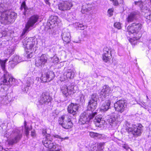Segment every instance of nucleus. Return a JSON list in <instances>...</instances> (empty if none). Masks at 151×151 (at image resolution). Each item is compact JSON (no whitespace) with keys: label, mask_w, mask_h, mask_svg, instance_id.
<instances>
[{"label":"nucleus","mask_w":151,"mask_h":151,"mask_svg":"<svg viewBox=\"0 0 151 151\" xmlns=\"http://www.w3.org/2000/svg\"><path fill=\"white\" fill-rule=\"evenodd\" d=\"M141 11L142 12H143L145 13V14L147 13L148 12H149L151 11L149 9L147 6L145 7L143 6H142V8H141Z\"/></svg>","instance_id":"nucleus-37"},{"label":"nucleus","mask_w":151,"mask_h":151,"mask_svg":"<svg viewBox=\"0 0 151 151\" xmlns=\"http://www.w3.org/2000/svg\"><path fill=\"white\" fill-rule=\"evenodd\" d=\"M125 125L128 127L127 130L129 132H131L135 137L140 136L143 130V126L140 124H132L127 121L124 123Z\"/></svg>","instance_id":"nucleus-3"},{"label":"nucleus","mask_w":151,"mask_h":151,"mask_svg":"<svg viewBox=\"0 0 151 151\" xmlns=\"http://www.w3.org/2000/svg\"><path fill=\"white\" fill-rule=\"evenodd\" d=\"M24 125L25 130L30 131L31 130L29 127L26 126V123H25Z\"/></svg>","instance_id":"nucleus-53"},{"label":"nucleus","mask_w":151,"mask_h":151,"mask_svg":"<svg viewBox=\"0 0 151 151\" xmlns=\"http://www.w3.org/2000/svg\"><path fill=\"white\" fill-rule=\"evenodd\" d=\"M134 4L135 5H137L139 6L141 9V8H142V6H143V2L141 1H135L134 2Z\"/></svg>","instance_id":"nucleus-38"},{"label":"nucleus","mask_w":151,"mask_h":151,"mask_svg":"<svg viewBox=\"0 0 151 151\" xmlns=\"http://www.w3.org/2000/svg\"><path fill=\"white\" fill-rule=\"evenodd\" d=\"M39 78H37H37H36V80H39Z\"/></svg>","instance_id":"nucleus-59"},{"label":"nucleus","mask_w":151,"mask_h":151,"mask_svg":"<svg viewBox=\"0 0 151 151\" xmlns=\"http://www.w3.org/2000/svg\"><path fill=\"white\" fill-rule=\"evenodd\" d=\"M47 58L45 54H42L39 58L36 60L35 65L37 67H42L47 63Z\"/></svg>","instance_id":"nucleus-19"},{"label":"nucleus","mask_w":151,"mask_h":151,"mask_svg":"<svg viewBox=\"0 0 151 151\" xmlns=\"http://www.w3.org/2000/svg\"><path fill=\"white\" fill-rule=\"evenodd\" d=\"M94 122L96 127H101L105 122L103 120L102 116L101 115L96 116L94 120Z\"/></svg>","instance_id":"nucleus-22"},{"label":"nucleus","mask_w":151,"mask_h":151,"mask_svg":"<svg viewBox=\"0 0 151 151\" xmlns=\"http://www.w3.org/2000/svg\"><path fill=\"white\" fill-rule=\"evenodd\" d=\"M80 101L81 102H83L85 101V96L82 93L79 95Z\"/></svg>","instance_id":"nucleus-45"},{"label":"nucleus","mask_w":151,"mask_h":151,"mask_svg":"<svg viewBox=\"0 0 151 151\" xmlns=\"http://www.w3.org/2000/svg\"><path fill=\"white\" fill-rule=\"evenodd\" d=\"M7 60L5 61L0 60V64L1 67L4 71L3 76L1 79V85H2L4 90H7L14 81V79L12 76L11 74L8 73L5 68V63Z\"/></svg>","instance_id":"nucleus-1"},{"label":"nucleus","mask_w":151,"mask_h":151,"mask_svg":"<svg viewBox=\"0 0 151 151\" xmlns=\"http://www.w3.org/2000/svg\"><path fill=\"white\" fill-rule=\"evenodd\" d=\"M50 0H45V2L46 4L49 6L50 5V4L49 1Z\"/></svg>","instance_id":"nucleus-56"},{"label":"nucleus","mask_w":151,"mask_h":151,"mask_svg":"<svg viewBox=\"0 0 151 151\" xmlns=\"http://www.w3.org/2000/svg\"><path fill=\"white\" fill-rule=\"evenodd\" d=\"M29 131L25 130V134L26 136L27 137L29 135Z\"/></svg>","instance_id":"nucleus-57"},{"label":"nucleus","mask_w":151,"mask_h":151,"mask_svg":"<svg viewBox=\"0 0 151 151\" xmlns=\"http://www.w3.org/2000/svg\"><path fill=\"white\" fill-rule=\"evenodd\" d=\"M33 79L31 78H28L26 83V86L27 87H29L31 84L33 83Z\"/></svg>","instance_id":"nucleus-36"},{"label":"nucleus","mask_w":151,"mask_h":151,"mask_svg":"<svg viewBox=\"0 0 151 151\" xmlns=\"http://www.w3.org/2000/svg\"><path fill=\"white\" fill-rule=\"evenodd\" d=\"M98 98V96H97L96 93H93L91 95V98L89 101L97 102Z\"/></svg>","instance_id":"nucleus-34"},{"label":"nucleus","mask_w":151,"mask_h":151,"mask_svg":"<svg viewBox=\"0 0 151 151\" xmlns=\"http://www.w3.org/2000/svg\"><path fill=\"white\" fill-rule=\"evenodd\" d=\"M139 15L137 12H131L128 15L126 18V21L128 23L133 22L137 19Z\"/></svg>","instance_id":"nucleus-24"},{"label":"nucleus","mask_w":151,"mask_h":151,"mask_svg":"<svg viewBox=\"0 0 151 151\" xmlns=\"http://www.w3.org/2000/svg\"><path fill=\"white\" fill-rule=\"evenodd\" d=\"M44 72L41 77V79L43 82H49L53 80L55 77L54 73L47 68H44Z\"/></svg>","instance_id":"nucleus-6"},{"label":"nucleus","mask_w":151,"mask_h":151,"mask_svg":"<svg viewBox=\"0 0 151 151\" xmlns=\"http://www.w3.org/2000/svg\"><path fill=\"white\" fill-rule=\"evenodd\" d=\"M81 41V40L79 37L77 36H75L73 39V42L76 43H80Z\"/></svg>","instance_id":"nucleus-39"},{"label":"nucleus","mask_w":151,"mask_h":151,"mask_svg":"<svg viewBox=\"0 0 151 151\" xmlns=\"http://www.w3.org/2000/svg\"><path fill=\"white\" fill-rule=\"evenodd\" d=\"M52 100V97L50 96L48 93L43 92L40 97L39 102L40 104L41 105L47 104L51 102Z\"/></svg>","instance_id":"nucleus-16"},{"label":"nucleus","mask_w":151,"mask_h":151,"mask_svg":"<svg viewBox=\"0 0 151 151\" xmlns=\"http://www.w3.org/2000/svg\"><path fill=\"white\" fill-rule=\"evenodd\" d=\"M114 26L118 29H120L121 28V24L119 22H116L114 23Z\"/></svg>","instance_id":"nucleus-44"},{"label":"nucleus","mask_w":151,"mask_h":151,"mask_svg":"<svg viewBox=\"0 0 151 151\" xmlns=\"http://www.w3.org/2000/svg\"><path fill=\"white\" fill-rule=\"evenodd\" d=\"M59 59L56 56H54L51 58V61L53 63H57L59 62Z\"/></svg>","instance_id":"nucleus-40"},{"label":"nucleus","mask_w":151,"mask_h":151,"mask_svg":"<svg viewBox=\"0 0 151 151\" xmlns=\"http://www.w3.org/2000/svg\"><path fill=\"white\" fill-rule=\"evenodd\" d=\"M77 26L78 28L80 30H83L85 29V26L82 24H78Z\"/></svg>","instance_id":"nucleus-47"},{"label":"nucleus","mask_w":151,"mask_h":151,"mask_svg":"<svg viewBox=\"0 0 151 151\" xmlns=\"http://www.w3.org/2000/svg\"><path fill=\"white\" fill-rule=\"evenodd\" d=\"M150 4H151V0H150Z\"/></svg>","instance_id":"nucleus-60"},{"label":"nucleus","mask_w":151,"mask_h":151,"mask_svg":"<svg viewBox=\"0 0 151 151\" xmlns=\"http://www.w3.org/2000/svg\"><path fill=\"white\" fill-rule=\"evenodd\" d=\"M114 107L115 111L121 113L125 110L127 107L126 101L123 100H120L117 101L114 104Z\"/></svg>","instance_id":"nucleus-12"},{"label":"nucleus","mask_w":151,"mask_h":151,"mask_svg":"<svg viewBox=\"0 0 151 151\" xmlns=\"http://www.w3.org/2000/svg\"><path fill=\"white\" fill-rule=\"evenodd\" d=\"M57 148H53V150L51 151H60L58 148V146L57 145Z\"/></svg>","instance_id":"nucleus-55"},{"label":"nucleus","mask_w":151,"mask_h":151,"mask_svg":"<svg viewBox=\"0 0 151 151\" xmlns=\"http://www.w3.org/2000/svg\"><path fill=\"white\" fill-rule=\"evenodd\" d=\"M11 60L17 64L21 62V60L19 59V56L17 55L13 56Z\"/></svg>","instance_id":"nucleus-32"},{"label":"nucleus","mask_w":151,"mask_h":151,"mask_svg":"<svg viewBox=\"0 0 151 151\" xmlns=\"http://www.w3.org/2000/svg\"><path fill=\"white\" fill-rule=\"evenodd\" d=\"M136 34V36L134 37L133 38L130 39L129 41L131 42H132L134 41L138 40L141 38L142 36V34L141 33Z\"/></svg>","instance_id":"nucleus-33"},{"label":"nucleus","mask_w":151,"mask_h":151,"mask_svg":"<svg viewBox=\"0 0 151 151\" xmlns=\"http://www.w3.org/2000/svg\"><path fill=\"white\" fill-rule=\"evenodd\" d=\"M113 10L112 9H109L108 11V13L111 16L113 15L112 13Z\"/></svg>","instance_id":"nucleus-50"},{"label":"nucleus","mask_w":151,"mask_h":151,"mask_svg":"<svg viewBox=\"0 0 151 151\" xmlns=\"http://www.w3.org/2000/svg\"><path fill=\"white\" fill-rule=\"evenodd\" d=\"M118 116L117 114H113L111 116L107 119V121L110 125L113 124H116L118 120Z\"/></svg>","instance_id":"nucleus-27"},{"label":"nucleus","mask_w":151,"mask_h":151,"mask_svg":"<svg viewBox=\"0 0 151 151\" xmlns=\"http://www.w3.org/2000/svg\"><path fill=\"white\" fill-rule=\"evenodd\" d=\"M74 86L71 85L67 86L64 85H61L60 87V89L62 93L63 96L67 97L69 96L72 93H73Z\"/></svg>","instance_id":"nucleus-11"},{"label":"nucleus","mask_w":151,"mask_h":151,"mask_svg":"<svg viewBox=\"0 0 151 151\" xmlns=\"http://www.w3.org/2000/svg\"><path fill=\"white\" fill-rule=\"evenodd\" d=\"M114 51L113 49L106 47H104L103 49L104 53L103 55V60L106 63L109 61L110 57L111 56V52Z\"/></svg>","instance_id":"nucleus-18"},{"label":"nucleus","mask_w":151,"mask_h":151,"mask_svg":"<svg viewBox=\"0 0 151 151\" xmlns=\"http://www.w3.org/2000/svg\"><path fill=\"white\" fill-rule=\"evenodd\" d=\"M39 16L37 15H34L31 16L28 19L24 29L22 32V35H23L25 33L29 31V29L31 27H32L37 22L39 19Z\"/></svg>","instance_id":"nucleus-7"},{"label":"nucleus","mask_w":151,"mask_h":151,"mask_svg":"<svg viewBox=\"0 0 151 151\" xmlns=\"http://www.w3.org/2000/svg\"><path fill=\"white\" fill-rule=\"evenodd\" d=\"M24 45L25 46L27 50H32V51L35 52L36 49H34V46L35 45V39L32 37H30L25 40L23 41Z\"/></svg>","instance_id":"nucleus-14"},{"label":"nucleus","mask_w":151,"mask_h":151,"mask_svg":"<svg viewBox=\"0 0 151 151\" xmlns=\"http://www.w3.org/2000/svg\"><path fill=\"white\" fill-rule=\"evenodd\" d=\"M10 64H11V66L12 68H14L15 66L17 64V63H14L13 61L11 60L9 62Z\"/></svg>","instance_id":"nucleus-48"},{"label":"nucleus","mask_w":151,"mask_h":151,"mask_svg":"<svg viewBox=\"0 0 151 151\" xmlns=\"http://www.w3.org/2000/svg\"><path fill=\"white\" fill-rule=\"evenodd\" d=\"M74 75V73L70 69H68L64 73V76L66 77V78H71L73 77Z\"/></svg>","instance_id":"nucleus-28"},{"label":"nucleus","mask_w":151,"mask_h":151,"mask_svg":"<svg viewBox=\"0 0 151 151\" xmlns=\"http://www.w3.org/2000/svg\"><path fill=\"white\" fill-rule=\"evenodd\" d=\"M1 34L3 36H5L7 35V32L6 31H4L2 32Z\"/></svg>","instance_id":"nucleus-51"},{"label":"nucleus","mask_w":151,"mask_h":151,"mask_svg":"<svg viewBox=\"0 0 151 151\" xmlns=\"http://www.w3.org/2000/svg\"><path fill=\"white\" fill-rule=\"evenodd\" d=\"M97 107V102L89 101L87 107V109L88 111H90L93 112Z\"/></svg>","instance_id":"nucleus-26"},{"label":"nucleus","mask_w":151,"mask_h":151,"mask_svg":"<svg viewBox=\"0 0 151 151\" xmlns=\"http://www.w3.org/2000/svg\"><path fill=\"white\" fill-rule=\"evenodd\" d=\"M22 131L18 129L13 130L12 133V138L9 140V144L13 145L19 142L22 137Z\"/></svg>","instance_id":"nucleus-5"},{"label":"nucleus","mask_w":151,"mask_h":151,"mask_svg":"<svg viewBox=\"0 0 151 151\" xmlns=\"http://www.w3.org/2000/svg\"><path fill=\"white\" fill-rule=\"evenodd\" d=\"M104 143L103 142L99 143L97 146L98 150H97L98 151H103V149L104 148Z\"/></svg>","instance_id":"nucleus-35"},{"label":"nucleus","mask_w":151,"mask_h":151,"mask_svg":"<svg viewBox=\"0 0 151 151\" xmlns=\"http://www.w3.org/2000/svg\"><path fill=\"white\" fill-rule=\"evenodd\" d=\"M89 135L91 137L93 138H101L102 136L101 134L93 132H89Z\"/></svg>","instance_id":"nucleus-31"},{"label":"nucleus","mask_w":151,"mask_h":151,"mask_svg":"<svg viewBox=\"0 0 151 151\" xmlns=\"http://www.w3.org/2000/svg\"><path fill=\"white\" fill-rule=\"evenodd\" d=\"M58 122L63 128L66 129H70L73 127V123L71 119L64 115L59 118Z\"/></svg>","instance_id":"nucleus-8"},{"label":"nucleus","mask_w":151,"mask_h":151,"mask_svg":"<svg viewBox=\"0 0 151 151\" xmlns=\"http://www.w3.org/2000/svg\"><path fill=\"white\" fill-rule=\"evenodd\" d=\"M42 134L43 135H45L47 134V132L46 129H43L42 131Z\"/></svg>","instance_id":"nucleus-54"},{"label":"nucleus","mask_w":151,"mask_h":151,"mask_svg":"<svg viewBox=\"0 0 151 151\" xmlns=\"http://www.w3.org/2000/svg\"><path fill=\"white\" fill-rule=\"evenodd\" d=\"M142 27V24L137 22L129 24L127 27V31L131 34H137Z\"/></svg>","instance_id":"nucleus-9"},{"label":"nucleus","mask_w":151,"mask_h":151,"mask_svg":"<svg viewBox=\"0 0 151 151\" xmlns=\"http://www.w3.org/2000/svg\"><path fill=\"white\" fill-rule=\"evenodd\" d=\"M78 109V105L76 103H71L68 107V111L74 116L76 115Z\"/></svg>","instance_id":"nucleus-21"},{"label":"nucleus","mask_w":151,"mask_h":151,"mask_svg":"<svg viewBox=\"0 0 151 151\" xmlns=\"http://www.w3.org/2000/svg\"><path fill=\"white\" fill-rule=\"evenodd\" d=\"M111 113H114V112L112 111V112H111Z\"/></svg>","instance_id":"nucleus-61"},{"label":"nucleus","mask_w":151,"mask_h":151,"mask_svg":"<svg viewBox=\"0 0 151 151\" xmlns=\"http://www.w3.org/2000/svg\"><path fill=\"white\" fill-rule=\"evenodd\" d=\"M111 102L109 99L106 100L102 104L100 109L101 111L105 112L110 108Z\"/></svg>","instance_id":"nucleus-25"},{"label":"nucleus","mask_w":151,"mask_h":151,"mask_svg":"<svg viewBox=\"0 0 151 151\" xmlns=\"http://www.w3.org/2000/svg\"><path fill=\"white\" fill-rule=\"evenodd\" d=\"M30 52H29V51H27V57L28 58H31L32 57V54H33V51H32V50H30Z\"/></svg>","instance_id":"nucleus-46"},{"label":"nucleus","mask_w":151,"mask_h":151,"mask_svg":"<svg viewBox=\"0 0 151 151\" xmlns=\"http://www.w3.org/2000/svg\"><path fill=\"white\" fill-rule=\"evenodd\" d=\"M97 114L96 112L88 113L87 111H85L80 115L79 123L81 124H87Z\"/></svg>","instance_id":"nucleus-4"},{"label":"nucleus","mask_w":151,"mask_h":151,"mask_svg":"<svg viewBox=\"0 0 151 151\" xmlns=\"http://www.w3.org/2000/svg\"><path fill=\"white\" fill-rule=\"evenodd\" d=\"M73 4L71 2L62 1L59 3L58 8L61 11H67L70 10L73 6Z\"/></svg>","instance_id":"nucleus-17"},{"label":"nucleus","mask_w":151,"mask_h":151,"mask_svg":"<svg viewBox=\"0 0 151 151\" xmlns=\"http://www.w3.org/2000/svg\"><path fill=\"white\" fill-rule=\"evenodd\" d=\"M17 16V14L14 12L9 11L4 12L1 15V22L4 25L11 24L14 21Z\"/></svg>","instance_id":"nucleus-2"},{"label":"nucleus","mask_w":151,"mask_h":151,"mask_svg":"<svg viewBox=\"0 0 151 151\" xmlns=\"http://www.w3.org/2000/svg\"><path fill=\"white\" fill-rule=\"evenodd\" d=\"M113 2V4L114 6H117L119 4V3L117 1V0H110Z\"/></svg>","instance_id":"nucleus-49"},{"label":"nucleus","mask_w":151,"mask_h":151,"mask_svg":"<svg viewBox=\"0 0 151 151\" xmlns=\"http://www.w3.org/2000/svg\"><path fill=\"white\" fill-rule=\"evenodd\" d=\"M58 18L56 16L52 15L50 17L49 22L48 23V27L49 26L48 31L50 34L53 35L54 30L53 29H52L54 26V24L58 22Z\"/></svg>","instance_id":"nucleus-15"},{"label":"nucleus","mask_w":151,"mask_h":151,"mask_svg":"<svg viewBox=\"0 0 151 151\" xmlns=\"http://www.w3.org/2000/svg\"><path fill=\"white\" fill-rule=\"evenodd\" d=\"M76 14L73 13H69L68 14L67 19L69 22H71L76 18Z\"/></svg>","instance_id":"nucleus-30"},{"label":"nucleus","mask_w":151,"mask_h":151,"mask_svg":"<svg viewBox=\"0 0 151 151\" xmlns=\"http://www.w3.org/2000/svg\"><path fill=\"white\" fill-rule=\"evenodd\" d=\"M111 87L108 85H104L99 93V97L102 101H103L106 97H108L112 92Z\"/></svg>","instance_id":"nucleus-10"},{"label":"nucleus","mask_w":151,"mask_h":151,"mask_svg":"<svg viewBox=\"0 0 151 151\" xmlns=\"http://www.w3.org/2000/svg\"><path fill=\"white\" fill-rule=\"evenodd\" d=\"M92 5L91 4H85L83 5L81 11L82 13H85L86 12H88L91 10Z\"/></svg>","instance_id":"nucleus-29"},{"label":"nucleus","mask_w":151,"mask_h":151,"mask_svg":"<svg viewBox=\"0 0 151 151\" xmlns=\"http://www.w3.org/2000/svg\"><path fill=\"white\" fill-rule=\"evenodd\" d=\"M61 36L62 40L64 42L66 43H68L70 42V35L68 29L63 30Z\"/></svg>","instance_id":"nucleus-20"},{"label":"nucleus","mask_w":151,"mask_h":151,"mask_svg":"<svg viewBox=\"0 0 151 151\" xmlns=\"http://www.w3.org/2000/svg\"><path fill=\"white\" fill-rule=\"evenodd\" d=\"M50 134H47L46 137L42 141V144L45 147L49 149L57 148V145L53 143L50 139Z\"/></svg>","instance_id":"nucleus-13"},{"label":"nucleus","mask_w":151,"mask_h":151,"mask_svg":"<svg viewBox=\"0 0 151 151\" xmlns=\"http://www.w3.org/2000/svg\"><path fill=\"white\" fill-rule=\"evenodd\" d=\"M23 9V14L25 17H27L30 14V11L29 10H31V8H28L26 6L25 1H23L20 7V9L22 11Z\"/></svg>","instance_id":"nucleus-23"},{"label":"nucleus","mask_w":151,"mask_h":151,"mask_svg":"<svg viewBox=\"0 0 151 151\" xmlns=\"http://www.w3.org/2000/svg\"><path fill=\"white\" fill-rule=\"evenodd\" d=\"M5 150H3L2 147L0 145V151H5Z\"/></svg>","instance_id":"nucleus-58"},{"label":"nucleus","mask_w":151,"mask_h":151,"mask_svg":"<svg viewBox=\"0 0 151 151\" xmlns=\"http://www.w3.org/2000/svg\"><path fill=\"white\" fill-rule=\"evenodd\" d=\"M144 16L146 19L150 20L151 18V11L148 12L147 13L145 14Z\"/></svg>","instance_id":"nucleus-42"},{"label":"nucleus","mask_w":151,"mask_h":151,"mask_svg":"<svg viewBox=\"0 0 151 151\" xmlns=\"http://www.w3.org/2000/svg\"><path fill=\"white\" fill-rule=\"evenodd\" d=\"M31 135L32 137H35L36 136L35 132V130H33L31 131Z\"/></svg>","instance_id":"nucleus-52"},{"label":"nucleus","mask_w":151,"mask_h":151,"mask_svg":"<svg viewBox=\"0 0 151 151\" xmlns=\"http://www.w3.org/2000/svg\"><path fill=\"white\" fill-rule=\"evenodd\" d=\"M52 137L56 138L61 139L62 141L63 139L65 140V139H68V137H65L64 138H62L58 134H53L52 135Z\"/></svg>","instance_id":"nucleus-41"},{"label":"nucleus","mask_w":151,"mask_h":151,"mask_svg":"<svg viewBox=\"0 0 151 151\" xmlns=\"http://www.w3.org/2000/svg\"><path fill=\"white\" fill-rule=\"evenodd\" d=\"M150 20L151 21V18H150Z\"/></svg>","instance_id":"nucleus-62"},{"label":"nucleus","mask_w":151,"mask_h":151,"mask_svg":"<svg viewBox=\"0 0 151 151\" xmlns=\"http://www.w3.org/2000/svg\"><path fill=\"white\" fill-rule=\"evenodd\" d=\"M122 147L125 149L127 151H128L129 149L131 151H133L129 147V145L126 144H124L122 145Z\"/></svg>","instance_id":"nucleus-43"}]
</instances>
